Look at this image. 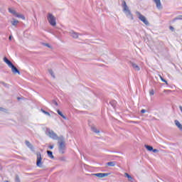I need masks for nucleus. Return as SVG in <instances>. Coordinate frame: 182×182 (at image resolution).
Here are the masks:
<instances>
[{"mask_svg":"<svg viewBox=\"0 0 182 182\" xmlns=\"http://www.w3.org/2000/svg\"><path fill=\"white\" fill-rule=\"evenodd\" d=\"M4 62L8 65L9 68H11V72L14 75H21V72H19V70L12 64V62L9 60L6 57L4 58Z\"/></svg>","mask_w":182,"mask_h":182,"instance_id":"1","label":"nucleus"},{"mask_svg":"<svg viewBox=\"0 0 182 182\" xmlns=\"http://www.w3.org/2000/svg\"><path fill=\"white\" fill-rule=\"evenodd\" d=\"M47 19L51 26H56V18L52 14H48Z\"/></svg>","mask_w":182,"mask_h":182,"instance_id":"2","label":"nucleus"},{"mask_svg":"<svg viewBox=\"0 0 182 182\" xmlns=\"http://www.w3.org/2000/svg\"><path fill=\"white\" fill-rule=\"evenodd\" d=\"M36 157H37L36 166L37 167L41 168L42 164H43V162H42V154H41V152H37Z\"/></svg>","mask_w":182,"mask_h":182,"instance_id":"3","label":"nucleus"},{"mask_svg":"<svg viewBox=\"0 0 182 182\" xmlns=\"http://www.w3.org/2000/svg\"><path fill=\"white\" fill-rule=\"evenodd\" d=\"M136 14L138 16V18H139V21L143 22V23H144L146 26L149 25V21H147V18H146V16L141 14L140 12H136Z\"/></svg>","mask_w":182,"mask_h":182,"instance_id":"4","label":"nucleus"},{"mask_svg":"<svg viewBox=\"0 0 182 182\" xmlns=\"http://www.w3.org/2000/svg\"><path fill=\"white\" fill-rule=\"evenodd\" d=\"M9 11L16 18H22V15L19 14V13L16 12V11L12 8H9Z\"/></svg>","mask_w":182,"mask_h":182,"instance_id":"5","label":"nucleus"},{"mask_svg":"<svg viewBox=\"0 0 182 182\" xmlns=\"http://www.w3.org/2000/svg\"><path fill=\"white\" fill-rule=\"evenodd\" d=\"M122 6L124 8V11H125L126 14H128V15H132V12H130V10L129 9L125 1H122Z\"/></svg>","mask_w":182,"mask_h":182,"instance_id":"6","label":"nucleus"},{"mask_svg":"<svg viewBox=\"0 0 182 182\" xmlns=\"http://www.w3.org/2000/svg\"><path fill=\"white\" fill-rule=\"evenodd\" d=\"M93 176L99 177V178H103V177H107V176H109V173H94Z\"/></svg>","mask_w":182,"mask_h":182,"instance_id":"7","label":"nucleus"},{"mask_svg":"<svg viewBox=\"0 0 182 182\" xmlns=\"http://www.w3.org/2000/svg\"><path fill=\"white\" fill-rule=\"evenodd\" d=\"M48 133L49 137H50L51 139H58V135L53 131H48Z\"/></svg>","mask_w":182,"mask_h":182,"instance_id":"8","label":"nucleus"},{"mask_svg":"<svg viewBox=\"0 0 182 182\" xmlns=\"http://www.w3.org/2000/svg\"><path fill=\"white\" fill-rule=\"evenodd\" d=\"M153 1L156 4V8H158V9H161V1L160 0H153Z\"/></svg>","mask_w":182,"mask_h":182,"instance_id":"9","label":"nucleus"},{"mask_svg":"<svg viewBox=\"0 0 182 182\" xmlns=\"http://www.w3.org/2000/svg\"><path fill=\"white\" fill-rule=\"evenodd\" d=\"M132 66L134 69V70H140V67H139V65H137L136 63H132Z\"/></svg>","mask_w":182,"mask_h":182,"instance_id":"10","label":"nucleus"},{"mask_svg":"<svg viewBox=\"0 0 182 182\" xmlns=\"http://www.w3.org/2000/svg\"><path fill=\"white\" fill-rule=\"evenodd\" d=\"M124 176L127 177V178H128V181H133V177H132V176H130L129 173H125Z\"/></svg>","mask_w":182,"mask_h":182,"instance_id":"11","label":"nucleus"},{"mask_svg":"<svg viewBox=\"0 0 182 182\" xmlns=\"http://www.w3.org/2000/svg\"><path fill=\"white\" fill-rule=\"evenodd\" d=\"M175 124H176V126H177V127H178V129L182 130V125L180 123V122H178V120H175Z\"/></svg>","mask_w":182,"mask_h":182,"instance_id":"12","label":"nucleus"},{"mask_svg":"<svg viewBox=\"0 0 182 182\" xmlns=\"http://www.w3.org/2000/svg\"><path fill=\"white\" fill-rule=\"evenodd\" d=\"M59 149L60 150H65V142L62 141L60 143Z\"/></svg>","mask_w":182,"mask_h":182,"instance_id":"13","label":"nucleus"},{"mask_svg":"<svg viewBox=\"0 0 182 182\" xmlns=\"http://www.w3.org/2000/svg\"><path fill=\"white\" fill-rule=\"evenodd\" d=\"M26 145L27 147H28V149H33V146H32V144H31V142L28 141H26Z\"/></svg>","mask_w":182,"mask_h":182,"instance_id":"14","label":"nucleus"},{"mask_svg":"<svg viewBox=\"0 0 182 182\" xmlns=\"http://www.w3.org/2000/svg\"><path fill=\"white\" fill-rule=\"evenodd\" d=\"M18 23H19V21H18V20L13 19V21H11V24L14 26H16V25H18Z\"/></svg>","mask_w":182,"mask_h":182,"instance_id":"15","label":"nucleus"},{"mask_svg":"<svg viewBox=\"0 0 182 182\" xmlns=\"http://www.w3.org/2000/svg\"><path fill=\"white\" fill-rule=\"evenodd\" d=\"M47 154L48 157H50V159H54L53 154L51 151H47Z\"/></svg>","mask_w":182,"mask_h":182,"instance_id":"16","label":"nucleus"},{"mask_svg":"<svg viewBox=\"0 0 182 182\" xmlns=\"http://www.w3.org/2000/svg\"><path fill=\"white\" fill-rule=\"evenodd\" d=\"M57 113H58V114L60 116H61V117H63V119H66V117H65V115H63V114L62 113V112H60V110L58 109L57 110Z\"/></svg>","mask_w":182,"mask_h":182,"instance_id":"17","label":"nucleus"},{"mask_svg":"<svg viewBox=\"0 0 182 182\" xmlns=\"http://www.w3.org/2000/svg\"><path fill=\"white\" fill-rule=\"evenodd\" d=\"M146 149L149 151H152L153 150V146H149V145H145Z\"/></svg>","mask_w":182,"mask_h":182,"instance_id":"18","label":"nucleus"},{"mask_svg":"<svg viewBox=\"0 0 182 182\" xmlns=\"http://www.w3.org/2000/svg\"><path fill=\"white\" fill-rule=\"evenodd\" d=\"M41 112H42V113H44V114H46V116H50V113L45 111V109H41Z\"/></svg>","mask_w":182,"mask_h":182,"instance_id":"19","label":"nucleus"},{"mask_svg":"<svg viewBox=\"0 0 182 182\" xmlns=\"http://www.w3.org/2000/svg\"><path fill=\"white\" fill-rule=\"evenodd\" d=\"M107 166H109L110 167H114V166H116V164L114 162H108Z\"/></svg>","mask_w":182,"mask_h":182,"instance_id":"20","label":"nucleus"},{"mask_svg":"<svg viewBox=\"0 0 182 182\" xmlns=\"http://www.w3.org/2000/svg\"><path fill=\"white\" fill-rule=\"evenodd\" d=\"M159 77L162 82H164V83H166L167 85V80H164V78H163V77H161V75H159Z\"/></svg>","mask_w":182,"mask_h":182,"instance_id":"21","label":"nucleus"},{"mask_svg":"<svg viewBox=\"0 0 182 182\" xmlns=\"http://www.w3.org/2000/svg\"><path fill=\"white\" fill-rule=\"evenodd\" d=\"M149 95H150V96L154 95V90H151L149 91Z\"/></svg>","mask_w":182,"mask_h":182,"instance_id":"22","label":"nucleus"},{"mask_svg":"<svg viewBox=\"0 0 182 182\" xmlns=\"http://www.w3.org/2000/svg\"><path fill=\"white\" fill-rule=\"evenodd\" d=\"M77 37H78L77 33H74L73 34V38H77Z\"/></svg>","mask_w":182,"mask_h":182,"instance_id":"23","label":"nucleus"},{"mask_svg":"<svg viewBox=\"0 0 182 182\" xmlns=\"http://www.w3.org/2000/svg\"><path fill=\"white\" fill-rule=\"evenodd\" d=\"M169 29H170L171 31H174V27L170 26H169Z\"/></svg>","mask_w":182,"mask_h":182,"instance_id":"24","label":"nucleus"},{"mask_svg":"<svg viewBox=\"0 0 182 182\" xmlns=\"http://www.w3.org/2000/svg\"><path fill=\"white\" fill-rule=\"evenodd\" d=\"M176 19L182 20V16H179L178 18H175V20Z\"/></svg>","mask_w":182,"mask_h":182,"instance_id":"25","label":"nucleus"},{"mask_svg":"<svg viewBox=\"0 0 182 182\" xmlns=\"http://www.w3.org/2000/svg\"><path fill=\"white\" fill-rule=\"evenodd\" d=\"M152 151H153L154 153H158V152H159V150H157V149H153Z\"/></svg>","mask_w":182,"mask_h":182,"instance_id":"26","label":"nucleus"},{"mask_svg":"<svg viewBox=\"0 0 182 182\" xmlns=\"http://www.w3.org/2000/svg\"><path fill=\"white\" fill-rule=\"evenodd\" d=\"M16 182H20V181H19V178H18V177H16Z\"/></svg>","mask_w":182,"mask_h":182,"instance_id":"27","label":"nucleus"},{"mask_svg":"<svg viewBox=\"0 0 182 182\" xmlns=\"http://www.w3.org/2000/svg\"><path fill=\"white\" fill-rule=\"evenodd\" d=\"M141 113H146V109H141Z\"/></svg>","mask_w":182,"mask_h":182,"instance_id":"28","label":"nucleus"},{"mask_svg":"<svg viewBox=\"0 0 182 182\" xmlns=\"http://www.w3.org/2000/svg\"><path fill=\"white\" fill-rule=\"evenodd\" d=\"M9 39V41H12V36H10Z\"/></svg>","mask_w":182,"mask_h":182,"instance_id":"29","label":"nucleus"},{"mask_svg":"<svg viewBox=\"0 0 182 182\" xmlns=\"http://www.w3.org/2000/svg\"><path fill=\"white\" fill-rule=\"evenodd\" d=\"M49 149H53V146H50Z\"/></svg>","mask_w":182,"mask_h":182,"instance_id":"30","label":"nucleus"},{"mask_svg":"<svg viewBox=\"0 0 182 182\" xmlns=\"http://www.w3.org/2000/svg\"><path fill=\"white\" fill-rule=\"evenodd\" d=\"M46 46H47L48 48H50V46H49V44H46Z\"/></svg>","mask_w":182,"mask_h":182,"instance_id":"31","label":"nucleus"},{"mask_svg":"<svg viewBox=\"0 0 182 182\" xmlns=\"http://www.w3.org/2000/svg\"><path fill=\"white\" fill-rule=\"evenodd\" d=\"M55 106H58V103L56 102H55Z\"/></svg>","mask_w":182,"mask_h":182,"instance_id":"32","label":"nucleus"},{"mask_svg":"<svg viewBox=\"0 0 182 182\" xmlns=\"http://www.w3.org/2000/svg\"><path fill=\"white\" fill-rule=\"evenodd\" d=\"M50 73H51V75H53V73L52 71H50Z\"/></svg>","mask_w":182,"mask_h":182,"instance_id":"33","label":"nucleus"},{"mask_svg":"<svg viewBox=\"0 0 182 182\" xmlns=\"http://www.w3.org/2000/svg\"><path fill=\"white\" fill-rule=\"evenodd\" d=\"M167 92H171V90H167Z\"/></svg>","mask_w":182,"mask_h":182,"instance_id":"34","label":"nucleus"},{"mask_svg":"<svg viewBox=\"0 0 182 182\" xmlns=\"http://www.w3.org/2000/svg\"><path fill=\"white\" fill-rule=\"evenodd\" d=\"M0 110H2V108H0Z\"/></svg>","mask_w":182,"mask_h":182,"instance_id":"35","label":"nucleus"},{"mask_svg":"<svg viewBox=\"0 0 182 182\" xmlns=\"http://www.w3.org/2000/svg\"><path fill=\"white\" fill-rule=\"evenodd\" d=\"M5 182H9V181H6Z\"/></svg>","mask_w":182,"mask_h":182,"instance_id":"36","label":"nucleus"}]
</instances>
